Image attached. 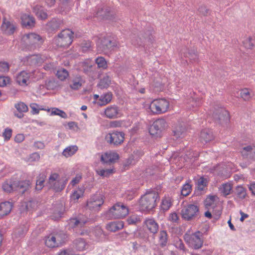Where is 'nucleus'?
<instances>
[{"label": "nucleus", "instance_id": "nucleus-1", "mask_svg": "<svg viewBox=\"0 0 255 255\" xmlns=\"http://www.w3.org/2000/svg\"><path fill=\"white\" fill-rule=\"evenodd\" d=\"M154 31L152 27L147 26L145 29L140 31V34L132 33L130 35L132 44L138 46L143 47L149 50L153 46L155 36Z\"/></svg>", "mask_w": 255, "mask_h": 255}, {"label": "nucleus", "instance_id": "nucleus-2", "mask_svg": "<svg viewBox=\"0 0 255 255\" xmlns=\"http://www.w3.org/2000/svg\"><path fill=\"white\" fill-rule=\"evenodd\" d=\"M159 199V193L155 190L152 188L146 190L145 194L141 196L139 200L140 210L147 212L153 211Z\"/></svg>", "mask_w": 255, "mask_h": 255}, {"label": "nucleus", "instance_id": "nucleus-3", "mask_svg": "<svg viewBox=\"0 0 255 255\" xmlns=\"http://www.w3.org/2000/svg\"><path fill=\"white\" fill-rule=\"evenodd\" d=\"M73 35L74 32L71 29H63L54 38L53 43L58 47L67 49L73 42Z\"/></svg>", "mask_w": 255, "mask_h": 255}, {"label": "nucleus", "instance_id": "nucleus-4", "mask_svg": "<svg viewBox=\"0 0 255 255\" xmlns=\"http://www.w3.org/2000/svg\"><path fill=\"white\" fill-rule=\"evenodd\" d=\"M22 40L24 42V49L32 51L43 44L44 39L35 33H29L23 35Z\"/></svg>", "mask_w": 255, "mask_h": 255}, {"label": "nucleus", "instance_id": "nucleus-5", "mask_svg": "<svg viewBox=\"0 0 255 255\" xmlns=\"http://www.w3.org/2000/svg\"><path fill=\"white\" fill-rule=\"evenodd\" d=\"M97 48L99 51L108 54L117 46V42L111 36L98 38L96 41Z\"/></svg>", "mask_w": 255, "mask_h": 255}, {"label": "nucleus", "instance_id": "nucleus-6", "mask_svg": "<svg viewBox=\"0 0 255 255\" xmlns=\"http://www.w3.org/2000/svg\"><path fill=\"white\" fill-rule=\"evenodd\" d=\"M128 208L123 203L117 202L107 211V217L114 219H121L128 214Z\"/></svg>", "mask_w": 255, "mask_h": 255}, {"label": "nucleus", "instance_id": "nucleus-7", "mask_svg": "<svg viewBox=\"0 0 255 255\" xmlns=\"http://www.w3.org/2000/svg\"><path fill=\"white\" fill-rule=\"evenodd\" d=\"M199 206L193 204H189L184 206L180 212L182 218L186 221L199 219Z\"/></svg>", "mask_w": 255, "mask_h": 255}, {"label": "nucleus", "instance_id": "nucleus-8", "mask_svg": "<svg viewBox=\"0 0 255 255\" xmlns=\"http://www.w3.org/2000/svg\"><path fill=\"white\" fill-rule=\"evenodd\" d=\"M94 16L101 20H113L116 18V14L110 6L102 4L96 7Z\"/></svg>", "mask_w": 255, "mask_h": 255}, {"label": "nucleus", "instance_id": "nucleus-9", "mask_svg": "<svg viewBox=\"0 0 255 255\" xmlns=\"http://www.w3.org/2000/svg\"><path fill=\"white\" fill-rule=\"evenodd\" d=\"M202 235V233L200 231H197L191 235L186 233L184 235V239L189 247L198 250L203 246V241L200 238Z\"/></svg>", "mask_w": 255, "mask_h": 255}, {"label": "nucleus", "instance_id": "nucleus-10", "mask_svg": "<svg viewBox=\"0 0 255 255\" xmlns=\"http://www.w3.org/2000/svg\"><path fill=\"white\" fill-rule=\"evenodd\" d=\"M125 136V134L123 131L113 130L105 136V139L109 144L118 146L124 142Z\"/></svg>", "mask_w": 255, "mask_h": 255}, {"label": "nucleus", "instance_id": "nucleus-11", "mask_svg": "<svg viewBox=\"0 0 255 255\" xmlns=\"http://www.w3.org/2000/svg\"><path fill=\"white\" fill-rule=\"evenodd\" d=\"M168 125L164 119H158L155 120L148 128L149 132L151 135L155 137H160L162 132Z\"/></svg>", "mask_w": 255, "mask_h": 255}, {"label": "nucleus", "instance_id": "nucleus-12", "mask_svg": "<svg viewBox=\"0 0 255 255\" xmlns=\"http://www.w3.org/2000/svg\"><path fill=\"white\" fill-rule=\"evenodd\" d=\"M59 175L58 173H52L49 177L48 181L46 185H49V187L53 189L56 192L62 191L65 187L67 179H58Z\"/></svg>", "mask_w": 255, "mask_h": 255}, {"label": "nucleus", "instance_id": "nucleus-13", "mask_svg": "<svg viewBox=\"0 0 255 255\" xmlns=\"http://www.w3.org/2000/svg\"><path fill=\"white\" fill-rule=\"evenodd\" d=\"M212 116L214 122L221 125L227 124L230 122L229 112L223 108L216 109L214 111Z\"/></svg>", "mask_w": 255, "mask_h": 255}, {"label": "nucleus", "instance_id": "nucleus-14", "mask_svg": "<svg viewBox=\"0 0 255 255\" xmlns=\"http://www.w3.org/2000/svg\"><path fill=\"white\" fill-rule=\"evenodd\" d=\"M169 103L164 99L154 100L150 106L151 111L154 114H159L166 112L169 108Z\"/></svg>", "mask_w": 255, "mask_h": 255}, {"label": "nucleus", "instance_id": "nucleus-15", "mask_svg": "<svg viewBox=\"0 0 255 255\" xmlns=\"http://www.w3.org/2000/svg\"><path fill=\"white\" fill-rule=\"evenodd\" d=\"M104 202L103 195L97 194L94 195L90 201H88L87 206L90 210H98Z\"/></svg>", "mask_w": 255, "mask_h": 255}, {"label": "nucleus", "instance_id": "nucleus-16", "mask_svg": "<svg viewBox=\"0 0 255 255\" xmlns=\"http://www.w3.org/2000/svg\"><path fill=\"white\" fill-rule=\"evenodd\" d=\"M119 155L115 152H106L101 156L100 160L103 164H111L119 159Z\"/></svg>", "mask_w": 255, "mask_h": 255}, {"label": "nucleus", "instance_id": "nucleus-17", "mask_svg": "<svg viewBox=\"0 0 255 255\" xmlns=\"http://www.w3.org/2000/svg\"><path fill=\"white\" fill-rule=\"evenodd\" d=\"M247 189L243 185H240L236 186L232 191L234 200L238 201V199L243 200L245 199L247 196Z\"/></svg>", "mask_w": 255, "mask_h": 255}, {"label": "nucleus", "instance_id": "nucleus-18", "mask_svg": "<svg viewBox=\"0 0 255 255\" xmlns=\"http://www.w3.org/2000/svg\"><path fill=\"white\" fill-rule=\"evenodd\" d=\"M31 183L29 180H14V188L15 191H18L22 194L26 192L30 188Z\"/></svg>", "mask_w": 255, "mask_h": 255}, {"label": "nucleus", "instance_id": "nucleus-19", "mask_svg": "<svg viewBox=\"0 0 255 255\" xmlns=\"http://www.w3.org/2000/svg\"><path fill=\"white\" fill-rule=\"evenodd\" d=\"M35 18L31 15L23 14L21 16V24L24 27L32 28L35 26Z\"/></svg>", "mask_w": 255, "mask_h": 255}, {"label": "nucleus", "instance_id": "nucleus-20", "mask_svg": "<svg viewBox=\"0 0 255 255\" xmlns=\"http://www.w3.org/2000/svg\"><path fill=\"white\" fill-rule=\"evenodd\" d=\"M241 153L244 158L255 161V146L248 145L244 147L241 151Z\"/></svg>", "mask_w": 255, "mask_h": 255}, {"label": "nucleus", "instance_id": "nucleus-21", "mask_svg": "<svg viewBox=\"0 0 255 255\" xmlns=\"http://www.w3.org/2000/svg\"><path fill=\"white\" fill-rule=\"evenodd\" d=\"M119 108L116 105L108 107L105 110V115L109 119H115L121 116Z\"/></svg>", "mask_w": 255, "mask_h": 255}, {"label": "nucleus", "instance_id": "nucleus-22", "mask_svg": "<svg viewBox=\"0 0 255 255\" xmlns=\"http://www.w3.org/2000/svg\"><path fill=\"white\" fill-rule=\"evenodd\" d=\"M214 138L213 132L208 129H204L201 130L199 136L200 141L205 144L212 141Z\"/></svg>", "mask_w": 255, "mask_h": 255}, {"label": "nucleus", "instance_id": "nucleus-23", "mask_svg": "<svg viewBox=\"0 0 255 255\" xmlns=\"http://www.w3.org/2000/svg\"><path fill=\"white\" fill-rule=\"evenodd\" d=\"M1 29L5 34L10 35L14 33L16 26L12 24L10 21L6 20L5 17H4L1 25Z\"/></svg>", "mask_w": 255, "mask_h": 255}, {"label": "nucleus", "instance_id": "nucleus-24", "mask_svg": "<svg viewBox=\"0 0 255 255\" xmlns=\"http://www.w3.org/2000/svg\"><path fill=\"white\" fill-rule=\"evenodd\" d=\"M32 11L40 20H46L48 17L47 10L40 5L36 4L32 8Z\"/></svg>", "mask_w": 255, "mask_h": 255}, {"label": "nucleus", "instance_id": "nucleus-25", "mask_svg": "<svg viewBox=\"0 0 255 255\" xmlns=\"http://www.w3.org/2000/svg\"><path fill=\"white\" fill-rule=\"evenodd\" d=\"M183 54V56L188 58L191 63L197 62L199 60L197 51L194 49L186 48Z\"/></svg>", "mask_w": 255, "mask_h": 255}, {"label": "nucleus", "instance_id": "nucleus-26", "mask_svg": "<svg viewBox=\"0 0 255 255\" xmlns=\"http://www.w3.org/2000/svg\"><path fill=\"white\" fill-rule=\"evenodd\" d=\"M12 203L9 201H4L0 203V218L7 215L11 211Z\"/></svg>", "mask_w": 255, "mask_h": 255}, {"label": "nucleus", "instance_id": "nucleus-27", "mask_svg": "<svg viewBox=\"0 0 255 255\" xmlns=\"http://www.w3.org/2000/svg\"><path fill=\"white\" fill-rule=\"evenodd\" d=\"M14 107L16 109L18 113L16 112L14 113V115L20 119L23 117V113H25L28 111V108L27 105L23 102H20L15 104Z\"/></svg>", "mask_w": 255, "mask_h": 255}, {"label": "nucleus", "instance_id": "nucleus-28", "mask_svg": "<svg viewBox=\"0 0 255 255\" xmlns=\"http://www.w3.org/2000/svg\"><path fill=\"white\" fill-rule=\"evenodd\" d=\"M124 227V223L123 221H116L109 223L107 225L106 229L112 232H116L122 229Z\"/></svg>", "mask_w": 255, "mask_h": 255}, {"label": "nucleus", "instance_id": "nucleus-29", "mask_svg": "<svg viewBox=\"0 0 255 255\" xmlns=\"http://www.w3.org/2000/svg\"><path fill=\"white\" fill-rule=\"evenodd\" d=\"M44 242L45 245L48 248H53L59 247V243L57 242L55 236L52 235L46 237Z\"/></svg>", "mask_w": 255, "mask_h": 255}, {"label": "nucleus", "instance_id": "nucleus-30", "mask_svg": "<svg viewBox=\"0 0 255 255\" xmlns=\"http://www.w3.org/2000/svg\"><path fill=\"white\" fill-rule=\"evenodd\" d=\"M112 94L111 92H108L101 96L99 101L97 104L100 106H103L109 103L112 98Z\"/></svg>", "mask_w": 255, "mask_h": 255}, {"label": "nucleus", "instance_id": "nucleus-31", "mask_svg": "<svg viewBox=\"0 0 255 255\" xmlns=\"http://www.w3.org/2000/svg\"><path fill=\"white\" fill-rule=\"evenodd\" d=\"M86 222V221H81L77 218H71L69 219V226L72 229L77 227L82 228Z\"/></svg>", "mask_w": 255, "mask_h": 255}, {"label": "nucleus", "instance_id": "nucleus-32", "mask_svg": "<svg viewBox=\"0 0 255 255\" xmlns=\"http://www.w3.org/2000/svg\"><path fill=\"white\" fill-rule=\"evenodd\" d=\"M28 79V74L24 71L18 73L16 78L17 83L21 86L26 85V82Z\"/></svg>", "mask_w": 255, "mask_h": 255}, {"label": "nucleus", "instance_id": "nucleus-33", "mask_svg": "<svg viewBox=\"0 0 255 255\" xmlns=\"http://www.w3.org/2000/svg\"><path fill=\"white\" fill-rule=\"evenodd\" d=\"M147 229L150 233L156 234L158 230V225L153 219H148L145 221Z\"/></svg>", "mask_w": 255, "mask_h": 255}, {"label": "nucleus", "instance_id": "nucleus-34", "mask_svg": "<svg viewBox=\"0 0 255 255\" xmlns=\"http://www.w3.org/2000/svg\"><path fill=\"white\" fill-rule=\"evenodd\" d=\"M62 24V20L59 19L53 18L52 19L47 22L46 25L52 30H57L60 28Z\"/></svg>", "mask_w": 255, "mask_h": 255}, {"label": "nucleus", "instance_id": "nucleus-35", "mask_svg": "<svg viewBox=\"0 0 255 255\" xmlns=\"http://www.w3.org/2000/svg\"><path fill=\"white\" fill-rule=\"evenodd\" d=\"M111 84L110 77L106 76L101 79L97 85V87L101 89L108 88Z\"/></svg>", "mask_w": 255, "mask_h": 255}, {"label": "nucleus", "instance_id": "nucleus-36", "mask_svg": "<svg viewBox=\"0 0 255 255\" xmlns=\"http://www.w3.org/2000/svg\"><path fill=\"white\" fill-rule=\"evenodd\" d=\"M14 180L10 179L9 181H6L2 184V187L3 190L6 192L10 193L12 191H15L14 188Z\"/></svg>", "mask_w": 255, "mask_h": 255}, {"label": "nucleus", "instance_id": "nucleus-37", "mask_svg": "<svg viewBox=\"0 0 255 255\" xmlns=\"http://www.w3.org/2000/svg\"><path fill=\"white\" fill-rule=\"evenodd\" d=\"M222 187L221 188V192L223 193L225 197L232 193L233 190L232 185L229 183H226L222 184Z\"/></svg>", "mask_w": 255, "mask_h": 255}, {"label": "nucleus", "instance_id": "nucleus-38", "mask_svg": "<svg viewBox=\"0 0 255 255\" xmlns=\"http://www.w3.org/2000/svg\"><path fill=\"white\" fill-rule=\"evenodd\" d=\"M244 46L249 49H252L255 47V38L251 36L249 37L247 39L243 41Z\"/></svg>", "mask_w": 255, "mask_h": 255}, {"label": "nucleus", "instance_id": "nucleus-39", "mask_svg": "<svg viewBox=\"0 0 255 255\" xmlns=\"http://www.w3.org/2000/svg\"><path fill=\"white\" fill-rule=\"evenodd\" d=\"M78 150L76 145L68 146L63 150L62 154L65 157H69L73 155Z\"/></svg>", "mask_w": 255, "mask_h": 255}, {"label": "nucleus", "instance_id": "nucleus-40", "mask_svg": "<svg viewBox=\"0 0 255 255\" xmlns=\"http://www.w3.org/2000/svg\"><path fill=\"white\" fill-rule=\"evenodd\" d=\"M168 235L166 231L162 230L160 232L159 242L161 247L163 248L167 245Z\"/></svg>", "mask_w": 255, "mask_h": 255}, {"label": "nucleus", "instance_id": "nucleus-41", "mask_svg": "<svg viewBox=\"0 0 255 255\" xmlns=\"http://www.w3.org/2000/svg\"><path fill=\"white\" fill-rule=\"evenodd\" d=\"M95 63L99 68L106 69L108 67L107 62L105 58L102 56H99L95 59Z\"/></svg>", "mask_w": 255, "mask_h": 255}, {"label": "nucleus", "instance_id": "nucleus-42", "mask_svg": "<svg viewBox=\"0 0 255 255\" xmlns=\"http://www.w3.org/2000/svg\"><path fill=\"white\" fill-rule=\"evenodd\" d=\"M27 230L26 226L22 225L19 227L15 230L14 234L17 237L22 238L26 234Z\"/></svg>", "mask_w": 255, "mask_h": 255}, {"label": "nucleus", "instance_id": "nucleus-43", "mask_svg": "<svg viewBox=\"0 0 255 255\" xmlns=\"http://www.w3.org/2000/svg\"><path fill=\"white\" fill-rule=\"evenodd\" d=\"M56 76L59 80L63 81L69 76V73L67 70L61 68L57 71Z\"/></svg>", "mask_w": 255, "mask_h": 255}, {"label": "nucleus", "instance_id": "nucleus-44", "mask_svg": "<svg viewBox=\"0 0 255 255\" xmlns=\"http://www.w3.org/2000/svg\"><path fill=\"white\" fill-rule=\"evenodd\" d=\"M210 10L205 5H200L198 9V14L201 16H207L210 14Z\"/></svg>", "mask_w": 255, "mask_h": 255}, {"label": "nucleus", "instance_id": "nucleus-45", "mask_svg": "<svg viewBox=\"0 0 255 255\" xmlns=\"http://www.w3.org/2000/svg\"><path fill=\"white\" fill-rule=\"evenodd\" d=\"M55 237L57 242L59 243V246H60L62 243L65 242L67 238V235L63 231H60L55 235Z\"/></svg>", "mask_w": 255, "mask_h": 255}, {"label": "nucleus", "instance_id": "nucleus-46", "mask_svg": "<svg viewBox=\"0 0 255 255\" xmlns=\"http://www.w3.org/2000/svg\"><path fill=\"white\" fill-rule=\"evenodd\" d=\"M192 190V185L188 183L184 184L181 190V195L183 196H187L191 193Z\"/></svg>", "mask_w": 255, "mask_h": 255}, {"label": "nucleus", "instance_id": "nucleus-47", "mask_svg": "<svg viewBox=\"0 0 255 255\" xmlns=\"http://www.w3.org/2000/svg\"><path fill=\"white\" fill-rule=\"evenodd\" d=\"M82 80L81 78H78L73 80L72 83L70 85V87L73 90H78L82 86Z\"/></svg>", "mask_w": 255, "mask_h": 255}, {"label": "nucleus", "instance_id": "nucleus-48", "mask_svg": "<svg viewBox=\"0 0 255 255\" xmlns=\"http://www.w3.org/2000/svg\"><path fill=\"white\" fill-rule=\"evenodd\" d=\"M171 205L172 203L170 199L166 198L163 199L160 205L161 209L163 211H167L169 210Z\"/></svg>", "mask_w": 255, "mask_h": 255}, {"label": "nucleus", "instance_id": "nucleus-49", "mask_svg": "<svg viewBox=\"0 0 255 255\" xmlns=\"http://www.w3.org/2000/svg\"><path fill=\"white\" fill-rule=\"evenodd\" d=\"M184 130L185 128L182 126L177 127L172 130V134L176 138H178L184 133Z\"/></svg>", "mask_w": 255, "mask_h": 255}, {"label": "nucleus", "instance_id": "nucleus-50", "mask_svg": "<svg viewBox=\"0 0 255 255\" xmlns=\"http://www.w3.org/2000/svg\"><path fill=\"white\" fill-rule=\"evenodd\" d=\"M51 115L59 116L64 119H66L67 118V115L64 111L57 108H53L52 109Z\"/></svg>", "mask_w": 255, "mask_h": 255}, {"label": "nucleus", "instance_id": "nucleus-51", "mask_svg": "<svg viewBox=\"0 0 255 255\" xmlns=\"http://www.w3.org/2000/svg\"><path fill=\"white\" fill-rule=\"evenodd\" d=\"M92 47V41L89 40H83L81 43V47L84 52L89 50Z\"/></svg>", "mask_w": 255, "mask_h": 255}, {"label": "nucleus", "instance_id": "nucleus-52", "mask_svg": "<svg viewBox=\"0 0 255 255\" xmlns=\"http://www.w3.org/2000/svg\"><path fill=\"white\" fill-rule=\"evenodd\" d=\"M74 243L79 250H82L85 248L86 244L85 240L81 238L76 239Z\"/></svg>", "mask_w": 255, "mask_h": 255}, {"label": "nucleus", "instance_id": "nucleus-53", "mask_svg": "<svg viewBox=\"0 0 255 255\" xmlns=\"http://www.w3.org/2000/svg\"><path fill=\"white\" fill-rule=\"evenodd\" d=\"M197 187L203 188L205 190V188L208 185V180L207 178H204L203 176L200 177L197 182Z\"/></svg>", "mask_w": 255, "mask_h": 255}, {"label": "nucleus", "instance_id": "nucleus-54", "mask_svg": "<svg viewBox=\"0 0 255 255\" xmlns=\"http://www.w3.org/2000/svg\"><path fill=\"white\" fill-rule=\"evenodd\" d=\"M45 85L48 90H54L57 87V84L53 79H49L45 81Z\"/></svg>", "mask_w": 255, "mask_h": 255}, {"label": "nucleus", "instance_id": "nucleus-55", "mask_svg": "<svg viewBox=\"0 0 255 255\" xmlns=\"http://www.w3.org/2000/svg\"><path fill=\"white\" fill-rule=\"evenodd\" d=\"M12 130L11 128H7L4 129L2 133V135L4 138L5 140H8L10 139L12 135Z\"/></svg>", "mask_w": 255, "mask_h": 255}, {"label": "nucleus", "instance_id": "nucleus-56", "mask_svg": "<svg viewBox=\"0 0 255 255\" xmlns=\"http://www.w3.org/2000/svg\"><path fill=\"white\" fill-rule=\"evenodd\" d=\"M9 65L6 62H0V72H7L9 70Z\"/></svg>", "mask_w": 255, "mask_h": 255}, {"label": "nucleus", "instance_id": "nucleus-57", "mask_svg": "<svg viewBox=\"0 0 255 255\" xmlns=\"http://www.w3.org/2000/svg\"><path fill=\"white\" fill-rule=\"evenodd\" d=\"M240 95L245 100H248L251 97L250 93L247 89H244L241 90Z\"/></svg>", "mask_w": 255, "mask_h": 255}, {"label": "nucleus", "instance_id": "nucleus-58", "mask_svg": "<svg viewBox=\"0 0 255 255\" xmlns=\"http://www.w3.org/2000/svg\"><path fill=\"white\" fill-rule=\"evenodd\" d=\"M64 214V211L60 210L57 212H55L51 216L52 219L54 221H59L62 217Z\"/></svg>", "mask_w": 255, "mask_h": 255}, {"label": "nucleus", "instance_id": "nucleus-59", "mask_svg": "<svg viewBox=\"0 0 255 255\" xmlns=\"http://www.w3.org/2000/svg\"><path fill=\"white\" fill-rule=\"evenodd\" d=\"M38 105L36 103H32L30 104V107L32 109L31 113L33 115L38 114L39 110H45L44 109H38Z\"/></svg>", "mask_w": 255, "mask_h": 255}, {"label": "nucleus", "instance_id": "nucleus-60", "mask_svg": "<svg viewBox=\"0 0 255 255\" xmlns=\"http://www.w3.org/2000/svg\"><path fill=\"white\" fill-rule=\"evenodd\" d=\"M123 122L122 121H112L109 123L110 128H117L121 127L122 125Z\"/></svg>", "mask_w": 255, "mask_h": 255}, {"label": "nucleus", "instance_id": "nucleus-61", "mask_svg": "<svg viewBox=\"0 0 255 255\" xmlns=\"http://www.w3.org/2000/svg\"><path fill=\"white\" fill-rule=\"evenodd\" d=\"M9 78L6 76H0V87H3L6 85L9 81Z\"/></svg>", "mask_w": 255, "mask_h": 255}, {"label": "nucleus", "instance_id": "nucleus-62", "mask_svg": "<svg viewBox=\"0 0 255 255\" xmlns=\"http://www.w3.org/2000/svg\"><path fill=\"white\" fill-rule=\"evenodd\" d=\"M205 190L203 188L196 187L194 190V193L193 196H200L204 193Z\"/></svg>", "mask_w": 255, "mask_h": 255}, {"label": "nucleus", "instance_id": "nucleus-63", "mask_svg": "<svg viewBox=\"0 0 255 255\" xmlns=\"http://www.w3.org/2000/svg\"><path fill=\"white\" fill-rule=\"evenodd\" d=\"M44 182L37 179L36 181L35 190L37 191H41L44 186Z\"/></svg>", "mask_w": 255, "mask_h": 255}, {"label": "nucleus", "instance_id": "nucleus-64", "mask_svg": "<svg viewBox=\"0 0 255 255\" xmlns=\"http://www.w3.org/2000/svg\"><path fill=\"white\" fill-rule=\"evenodd\" d=\"M139 220L138 218L134 216H130L128 217L127 221L129 225H135Z\"/></svg>", "mask_w": 255, "mask_h": 255}]
</instances>
